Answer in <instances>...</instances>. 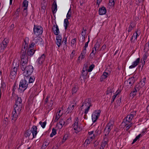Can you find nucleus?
<instances>
[{"label": "nucleus", "instance_id": "obj_1", "mask_svg": "<svg viewBox=\"0 0 149 149\" xmlns=\"http://www.w3.org/2000/svg\"><path fill=\"white\" fill-rule=\"evenodd\" d=\"M29 39L28 37H26L24 39V42L21 49L20 57L21 58H28L26 55V51L28 48V46L29 43Z\"/></svg>", "mask_w": 149, "mask_h": 149}, {"label": "nucleus", "instance_id": "obj_2", "mask_svg": "<svg viewBox=\"0 0 149 149\" xmlns=\"http://www.w3.org/2000/svg\"><path fill=\"white\" fill-rule=\"evenodd\" d=\"M91 102V99L88 98L86 99L82 103L81 108V110H84V113L85 114L88 113L90 107L92 106Z\"/></svg>", "mask_w": 149, "mask_h": 149}, {"label": "nucleus", "instance_id": "obj_3", "mask_svg": "<svg viewBox=\"0 0 149 149\" xmlns=\"http://www.w3.org/2000/svg\"><path fill=\"white\" fill-rule=\"evenodd\" d=\"M19 66V63L13 62L10 72L9 77L12 79H14L17 75V68Z\"/></svg>", "mask_w": 149, "mask_h": 149}, {"label": "nucleus", "instance_id": "obj_4", "mask_svg": "<svg viewBox=\"0 0 149 149\" xmlns=\"http://www.w3.org/2000/svg\"><path fill=\"white\" fill-rule=\"evenodd\" d=\"M27 80L24 79H22L20 81L18 88L19 91L21 93L23 92L27 88L28 85Z\"/></svg>", "mask_w": 149, "mask_h": 149}, {"label": "nucleus", "instance_id": "obj_5", "mask_svg": "<svg viewBox=\"0 0 149 149\" xmlns=\"http://www.w3.org/2000/svg\"><path fill=\"white\" fill-rule=\"evenodd\" d=\"M28 58H21L20 62L21 70L23 72H25L27 70V67H29V64H28Z\"/></svg>", "mask_w": 149, "mask_h": 149}, {"label": "nucleus", "instance_id": "obj_6", "mask_svg": "<svg viewBox=\"0 0 149 149\" xmlns=\"http://www.w3.org/2000/svg\"><path fill=\"white\" fill-rule=\"evenodd\" d=\"M114 123V120L111 119L107 124L104 130V132L105 133L104 135L105 136L109 134L111 130L113 129Z\"/></svg>", "mask_w": 149, "mask_h": 149}, {"label": "nucleus", "instance_id": "obj_7", "mask_svg": "<svg viewBox=\"0 0 149 149\" xmlns=\"http://www.w3.org/2000/svg\"><path fill=\"white\" fill-rule=\"evenodd\" d=\"M43 42L42 39L40 37L36 36L34 38L32 39V42L29 44V47L32 48L34 46L35 44L37 45L41 44Z\"/></svg>", "mask_w": 149, "mask_h": 149}, {"label": "nucleus", "instance_id": "obj_8", "mask_svg": "<svg viewBox=\"0 0 149 149\" xmlns=\"http://www.w3.org/2000/svg\"><path fill=\"white\" fill-rule=\"evenodd\" d=\"M78 117H75L74 119L73 126L74 130L75 131V133L77 134L79 133L81 130V128L78 125Z\"/></svg>", "mask_w": 149, "mask_h": 149}, {"label": "nucleus", "instance_id": "obj_9", "mask_svg": "<svg viewBox=\"0 0 149 149\" xmlns=\"http://www.w3.org/2000/svg\"><path fill=\"white\" fill-rule=\"evenodd\" d=\"M33 33L36 36H39L41 35L43 32V29L41 26L34 25L33 28Z\"/></svg>", "mask_w": 149, "mask_h": 149}, {"label": "nucleus", "instance_id": "obj_10", "mask_svg": "<svg viewBox=\"0 0 149 149\" xmlns=\"http://www.w3.org/2000/svg\"><path fill=\"white\" fill-rule=\"evenodd\" d=\"M101 111L100 110H96L93 112L92 115V119L93 123L97 120L100 115Z\"/></svg>", "mask_w": 149, "mask_h": 149}, {"label": "nucleus", "instance_id": "obj_11", "mask_svg": "<svg viewBox=\"0 0 149 149\" xmlns=\"http://www.w3.org/2000/svg\"><path fill=\"white\" fill-rule=\"evenodd\" d=\"M27 69L25 71L23 72V75L24 76L28 75H31L33 71L34 68L32 65H29Z\"/></svg>", "mask_w": 149, "mask_h": 149}, {"label": "nucleus", "instance_id": "obj_12", "mask_svg": "<svg viewBox=\"0 0 149 149\" xmlns=\"http://www.w3.org/2000/svg\"><path fill=\"white\" fill-rule=\"evenodd\" d=\"M20 112L13 110L12 115L11 121L15 123L17 120L18 118L20 116Z\"/></svg>", "mask_w": 149, "mask_h": 149}, {"label": "nucleus", "instance_id": "obj_13", "mask_svg": "<svg viewBox=\"0 0 149 149\" xmlns=\"http://www.w3.org/2000/svg\"><path fill=\"white\" fill-rule=\"evenodd\" d=\"M108 139L107 136H105L104 135L103 139L101 143V147L100 149H104L105 147H107L108 144Z\"/></svg>", "mask_w": 149, "mask_h": 149}, {"label": "nucleus", "instance_id": "obj_14", "mask_svg": "<svg viewBox=\"0 0 149 149\" xmlns=\"http://www.w3.org/2000/svg\"><path fill=\"white\" fill-rule=\"evenodd\" d=\"M9 42V40L8 38H4L1 44V49H5L7 47Z\"/></svg>", "mask_w": 149, "mask_h": 149}, {"label": "nucleus", "instance_id": "obj_15", "mask_svg": "<svg viewBox=\"0 0 149 149\" xmlns=\"http://www.w3.org/2000/svg\"><path fill=\"white\" fill-rule=\"evenodd\" d=\"M25 79L27 80L29 84L32 83L35 80V77L33 75H28L24 76Z\"/></svg>", "mask_w": 149, "mask_h": 149}, {"label": "nucleus", "instance_id": "obj_16", "mask_svg": "<svg viewBox=\"0 0 149 149\" xmlns=\"http://www.w3.org/2000/svg\"><path fill=\"white\" fill-rule=\"evenodd\" d=\"M45 55L44 54H42L41 56L38 58L36 61L38 65L40 66L43 64L44 61L45 59Z\"/></svg>", "mask_w": 149, "mask_h": 149}, {"label": "nucleus", "instance_id": "obj_17", "mask_svg": "<svg viewBox=\"0 0 149 149\" xmlns=\"http://www.w3.org/2000/svg\"><path fill=\"white\" fill-rule=\"evenodd\" d=\"M141 87H140V85H137L135 86L133 90L131 92L130 94V96H132L134 97L136 95V93L138 91L140 90Z\"/></svg>", "mask_w": 149, "mask_h": 149}, {"label": "nucleus", "instance_id": "obj_18", "mask_svg": "<svg viewBox=\"0 0 149 149\" xmlns=\"http://www.w3.org/2000/svg\"><path fill=\"white\" fill-rule=\"evenodd\" d=\"M137 111L136 110H133L131 112L130 114L126 116L127 119L128 120H130V121L132 120L134 117L136 116Z\"/></svg>", "mask_w": 149, "mask_h": 149}, {"label": "nucleus", "instance_id": "obj_19", "mask_svg": "<svg viewBox=\"0 0 149 149\" xmlns=\"http://www.w3.org/2000/svg\"><path fill=\"white\" fill-rule=\"evenodd\" d=\"M37 127L35 125H33L31 127L30 131H31V133L32 134L33 138H34L36 137L37 134Z\"/></svg>", "mask_w": 149, "mask_h": 149}, {"label": "nucleus", "instance_id": "obj_20", "mask_svg": "<svg viewBox=\"0 0 149 149\" xmlns=\"http://www.w3.org/2000/svg\"><path fill=\"white\" fill-rule=\"evenodd\" d=\"M56 43L58 47H59L62 44V37L60 35H59L56 37Z\"/></svg>", "mask_w": 149, "mask_h": 149}, {"label": "nucleus", "instance_id": "obj_21", "mask_svg": "<svg viewBox=\"0 0 149 149\" xmlns=\"http://www.w3.org/2000/svg\"><path fill=\"white\" fill-rule=\"evenodd\" d=\"M107 12V10L105 7L102 6L99 8L98 10L99 14L100 15L105 14Z\"/></svg>", "mask_w": 149, "mask_h": 149}, {"label": "nucleus", "instance_id": "obj_22", "mask_svg": "<svg viewBox=\"0 0 149 149\" xmlns=\"http://www.w3.org/2000/svg\"><path fill=\"white\" fill-rule=\"evenodd\" d=\"M137 31H136L133 34L132 36V37L130 40L131 42H134L136 40L137 37L139 36L140 34H138L137 33Z\"/></svg>", "mask_w": 149, "mask_h": 149}, {"label": "nucleus", "instance_id": "obj_23", "mask_svg": "<svg viewBox=\"0 0 149 149\" xmlns=\"http://www.w3.org/2000/svg\"><path fill=\"white\" fill-rule=\"evenodd\" d=\"M140 61V58H138L135 61L133 62L132 65L130 66L129 68L130 69H132L135 68L138 64Z\"/></svg>", "mask_w": 149, "mask_h": 149}, {"label": "nucleus", "instance_id": "obj_24", "mask_svg": "<svg viewBox=\"0 0 149 149\" xmlns=\"http://www.w3.org/2000/svg\"><path fill=\"white\" fill-rule=\"evenodd\" d=\"M54 34L58 35L59 33V30L58 26L57 24L54 25L52 28Z\"/></svg>", "mask_w": 149, "mask_h": 149}, {"label": "nucleus", "instance_id": "obj_25", "mask_svg": "<svg viewBox=\"0 0 149 149\" xmlns=\"http://www.w3.org/2000/svg\"><path fill=\"white\" fill-rule=\"evenodd\" d=\"M135 81L134 77H131L129 78L127 81H126L128 86H130V87L134 84Z\"/></svg>", "mask_w": 149, "mask_h": 149}, {"label": "nucleus", "instance_id": "obj_26", "mask_svg": "<svg viewBox=\"0 0 149 149\" xmlns=\"http://www.w3.org/2000/svg\"><path fill=\"white\" fill-rule=\"evenodd\" d=\"M35 50L34 49H31V48L29 47V45L28 48L27 55H28L30 56H32L35 53Z\"/></svg>", "mask_w": 149, "mask_h": 149}, {"label": "nucleus", "instance_id": "obj_27", "mask_svg": "<svg viewBox=\"0 0 149 149\" xmlns=\"http://www.w3.org/2000/svg\"><path fill=\"white\" fill-rule=\"evenodd\" d=\"M22 105L21 104H15V105L14 106L13 111H17L20 112L22 109Z\"/></svg>", "mask_w": 149, "mask_h": 149}, {"label": "nucleus", "instance_id": "obj_28", "mask_svg": "<svg viewBox=\"0 0 149 149\" xmlns=\"http://www.w3.org/2000/svg\"><path fill=\"white\" fill-rule=\"evenodd\" d=\"M52 9L53 13H55L56 12L57 10V5L56 1H54L52 5Z\"/></svg>", "mask_w": 149, "mask_h": 149}, {"label": "nucleus", "instance_id": "obj_29", "mask_svg": "<svg viewBox=\"0 0 149 149\" xmlns=\"http://www.w3.org/2000/svg\"><path fill=\"white\" fill-rule=\"evenodd\" d=\"M76 104H71L69 105L68 108V110L67 111V112L68 113H69L70 112H71L73 109L74 108V107L76 106Z\"/></svg>", "mask_w": 149, "mask_h": 149}, {"label": "nucleus", "instance_id": "obj_30", "mask_svg": "<svg viewBox=\"0 0 149 149\" xmlns=\"http://www.w3.org/2000/svg\"><path fill=\"white\" fill-rule=\"evenodd\" d=\"M70 134H65L63 137L62 141V144L64 143L67 139L70 138Z\"/></svg>", "mask_w": 149, "mask_h": 149}, {"label": "nucleus", "instance_id": "obj_31", "mask_svg": "<svg viewBox=\"0 0 149 149\" xmlns=\"http://www.w3.org/2000/svg\"><path fill=\"white\" fill-rule=\"evenodd\" d=\"M148 56V55L147 53H145L143 56V57L141 60V61L142 62L143 60V62L142 63V66L143 67L145 64V61L147 59V58Z\"/></svg>", "mask_w": 149, "mask_h": 149}, {"label": "nucleus", "instance_id": "obj_32", "mask_svg": "<svg viewBox=\"0 0 149 149\" xmlns=\"http://www.w3.org/2000/svg\"><path fill=\"white\" fill-rule=\"evenodd\" d=\"M121 97L118 99L116 101V103L115 105L114 108H116L120 106L121 101Z\"/></svg>", "mask_w": 149, "mask_h": 149}, {"label": "nucleus", "instance_id": "obj_33", "mask_svg": "<svg viewBox=\"0 0 149 149\" xmlns=\"http://www.w3.org/2000/svg\"><path fill=\"white\" fill-rule=\"evenodd\" d=\"M88 71H82L81 73V77H82L84 80L86 79V76L88 74Z\"/></svg>", "mask_w": 149, "mask_h": 149}, {"label": "nucleus", "instance_id": "obj_34", "mask_svg": "<svg viewBox=\"0 0 149 149\" xmlns=\"http://www.w3.org/2000/svg\"><path fill=\"white\" fill-rule=\"evenodd\" d=\"M135 25L133 22H130V25L128 27V32H131L133 29L134 27H135Z\"/></svg>", "mask_w": 149, "mask_h": 149}, {"label": "nucleus", "instance_id": "obj_35", "mask_svg": "<svg viewBox=\"0 0 149 149\" xmlns=\"http://www.w3.org/2000/svg\"><path fill=\"white\" fill-rule=\"evenodd\" d=\"M120 92V91H119L118 90H117L116 92L115 93V94L113 95L111 99V103H112L115 100L118 94H119Z\"/></svg>", "mask_w": 149, "mask_h": 149}, {"label": "nucleus", "instance_id": "obj_36", "mask_svg": "<svg viewBox=\"0 0 149 149\" xmlns=\"http://www.w3.org/2000/svg\"><path fill=\"white\" fill-rule=\"evenodd\" d=\"M49 144V142L48 141L46 140L43 142L42 146L41 149H45Z\"/></svg>", "mask_w": 149, "mask_h": 149}, {"label": "nucleus", "instance_id": "obj_37", "mask_svg": "<svg viewBox=\"0 0 149 149\" xmlns=\"http://www.w3.org/2000/svg\"><path fill=\"white\" fill-rule=\"evenodd\" d=\"M86 51L85 50V49H83L82 51V52L81 53L80 55L78 57V58H81V60L83 59L85 56V55L86 54Z\"/></svg>", "mask_w": 149, "mask_h": 149}, {"label": "nucleus", "instance_id": "obj_38", "mask_svg": "<svg viewBox=\"0 0 149 149\" xmlns=\"http://www.w3.org/2000/svg\"><path fill=\"white\" fill-rule=\"evenodd\" d=\"M31 131L29 130H28L26 131L24 134V136L27 138L28 137L29 138V136L31 134Z\"/></svg>", "mask_w": 149, "mask_h": 149}, {"label": "nucleus", "instance_id": "obj_39", "mask_svg": "<svg viewBox=\"0 0 149 149\" xmlns=\"http://www.w3.org/2000/svg\"><path fill=\"white\" fill-rule=\"evenodd\" d=\"M69 19H65L64 20V26L65 28V29L66 30L68 26L69 23L68 20Z\"/></svg>", "mask_w": 149, "mask_h": 149}, {"label": "nucleus", "instance_id": "obj_40", "mask_svg": "<svg viewBox=\"0 0 149 149\" xmlns=\"http://www.w3.org/2000/svg\"><path fill=\"white\" fill-rule=\"evenodd\" d=\"M22 101L21 98L20 97H19L17 96V98L16 100L15 104H21Z\"/></svg>", "mask_w": 149, "mask_h": 149}, {"label": "nucleus", "instance_id": "obj_41", "mask_svg": "<svg viewBox=\"0 0 149 149\" xmlns=\"http://www.w3.org/2000/svg\"><path fill=\"white\" fill-rule=\"evenodd\" d=\"M65 124V122L63 119H61L59 123L57 124V125H60V128H61Z\"/></svg>", "mask_w": 149, "mask_h": 149}, {"label": "nucleus", "instance_id": "obj_42", "mask_svg": "<svg viewBox=\"0 0 149 149\" xmlns=\"http://www.w3.org/2000/svg\"><path fill=\"white\" fill-rule=\"evenodd\" d=\"M97 50H95L94 48H93L92 49V52L90 54L89 56L90 58L92 59L93 58V56H95V53H96Z\"/></svg>", "mask_w": 149, "mask_h": 149}, {"label": "nucleus", "instance_id": "obj_43", "mask_svg": "<svg viewBox=\"0 0 149 149\" xmlns=\"http://www.w3.org/2000/svg\"><path fill=\"white\" fill-rule=\"evenodd\" d=\"M62 113L59 114L57 113L56 114L55 118L54 120L55 122H56L58 121V119L60 118V117L62 115Z\"/></svg>", "mask_w": 149, "mask_h": 149}, {"label": "nucleus", "instance_id": "obj_44", "mask_svg": "<svg viewBox=\"0 0 149 149\" xmlns=\"http://www.w3.org/2000/svg\"><path fill=\"white\" fill-rule=\"evenodd\" d=\"M146 78L144 77L142 80H141L140 82V84H141V87L143 86L145 84V81H146Z\"/></svg>", "mask_w": 149, "mask_h": 149}, {"label": "nucleus", "instance_id": "obj_45", "mask_svg": "<svg viewBox=\"0 0 149 149\" xmlns=\"http://www.w3.org/2000/svg\"><path fill=\"white\" fill-rule=\"evenodd\" d=\"M72 12L71 10V8H70L68 12V13H67L66 15V18L67 19H70V17L71 16Z\"/></svg>", "mask_w": 149, "mask_h": 149}, {"label": "nucleus", "instance_id": "obj_46", "mask_svg": "<svg viewBox=\"0 0 149 149\" xmlns=\"http://www.w3.org/2000/svg\"><path fill=\"white\" fill-rule=\"evenodd\" d=\"M86 32H84L83 31H82V32L81 33V35L82 36V43L85 40V36L86 34Z\"/></svg>", "mask_w": 149, "mask_h": 149}, {"label": "nucleus", "instance_id": "obj_47", "mask_svg": "<svg viewBox=\"0 0 149 149\" xmlns=\"http://www.w3.org/2000/svg\"><path fill=\"white\" fill-rule=\"evenodd\" d=\"M132 126V123H130L127 124H125V127L126 130L127 131Z\"/></svg>", "mask_w": 149, "mask_h": 149}, {"label": "nucleus", "instance_id": "obj_48", "mask_svg": "<svg viewBox=\"0 0 149 149\" xmlns=\"http://www.w3.org/2000/svg\"><path fill=\"white\" fill-rule=\"evenodd\" d=\"M56 129H55L54 128H53L52 132L50 135V137H52L54 135H55L56 133Z\"/></svg>", "mask_w": 149, "mask_h": 149}, {"label": "nucleus", "instance_id": "obj_49", "mask_svg": "<svg viewBox=\"0 0 149 149\" xmlns=\"http://www.w3.org/2000/svg\"><path fill=\"white\" fill-rule=\"evenodd\" d=\"M116 0H109V5L112 7H113L115 4V2Z\"/></svg>", "mask_w": 149, "mask_h": 149}, {"label": "nucleus", "instance_id": "obj_50", "mask_svg": "<svg viewBox=\"0 0 149 149\" xmlns=\"http://www.w3.org/2000/svg\"><path fill=\"white\" fill-rule=\"evenodd\" d=\"M28 4V2L27 0L24 1L23 3V7L24 8H27Z\"/></svg>", "mask_w": 149, "mask_h": 149}, {"label": "nucleus", "instance_id": "obj_51", "mask_svg": "<svg viewBox=\"0 0 149 149\" xmlns=\"http://www.w3.org/2000/svg\"><path fill=\"white\" fill-rule=\"evenodd\" d=\"M78 90V88L77 86H74L72 88V93L73 94L74 93H75Z\"/></svg>", "mask_w": 149, "mask_h": 149}, {"label": "nucleus", "instance_id": "obj_52", "mask_svg": "<svg viewBox=\"0 0 149 149\" xmlns=\"http://www.w3.org/2000/svg\"><path fill=\"white\" fill-rule=\"evenodd\" d=\"M95 67V65L94 64H92L91 65L89 68L88 69V72H91L92 71L93 69Z\"/></svg>", "mask_w": 149, "mask_h": 149}, {"label": "nucleus", "instance_id": "obj_53", "mask_svg": "<svg viewBox=\"0 0 149 149\" xmlns=\"http://www.w3.org/2000/svg\"><path fill=\"white\" fill-rule=\"evenodd\" d=\"M88 67V64H84L83 65V68L82 71H88L87 68Z\"/></svg>", "mask_w": 149, "mask_h": 149}, {"label": "nucleus", "instance_id": "obj_54", "mask_svg": "<svg viewBox=\"0 0 149 149\" xmlns=\"http://www.w3.org/2000/svg\"><path fill=\"white\" fill-rule=\"evenodd\" d=\"M39 124L41 125V127L44 128L45 127L46 124V122L45 121L44 122H42V121H40L39 123Z\"/></svg>", "mask_w": 149, "mask_h": 149}, {"label": "nucleus", "instance_id": "obj_55", "mask_svg": "<svg viewBox=\"0 0 149 149\" xmlns=\"http://www.w3.org/2000/svg\"><path fill=\"white\" fill-rule=\"evenodd\" d=\"M67 37L65 36L63 39V41L62 42H63L64 43V44L66 46H67Z\"/></svg>", "mask_w": 149, "mask_h": 149}, {"label": "nucleus", "instance_id": "obj_56", "mask_svg": "<svg viewBox=\"0 0 149 149\" xmlns=\"http://www.w3.org/2000/svg\"><path fill=\"white\" fill-rule=\"evenodd\" d=\"M123 122L125 123V124L132 123L131 121H130V120H128V119H127L126 117L124 119Z\"/></svg>", "mask_w": 149, "mask_h": 149}, {"label": "nucleus", "instance_id": "obj_57", "mask_svg": "<svg viewBox=\"0 0 149 149\" xmlns=\"http://www.w3.org/2000/svg\"><path fill=\"white\" fill-rule=\"evenodd\" d=\"M108 75V73L107 72H104L101 77L103 79H105L107 77Z\"/></svg>", "mask_w": 149, "mask_h": 149}, {"label": "nucleus", "instance_id": "obj_58", "mask_svg": "<svg viewBox=\"0 0 149 149\" xmlns=\"http://www.w3.org/2000/svg\"><path fill=\"white\" fill-rule=\"evenodd\" d=\"M17 88V86H16V84L15 83H14L13 86V89H12V95H13L15 91V90Z\"/></svg>", "mask_w": 149, "mask_h": 149}, {"label": "nucleus", "instance_id": "obj_59", "mask_svg": "<svg viewBox=\"0 0 149 149\" xmlns=\"http://www.w3.org/2000/svg\"><path fill=\"white\" fill-rule=\"evenodd\" d=\"M99 47L100 45L99 43L98 42H97L94 45V47L93 48H94L95 50H98L99 48Z\"/></svg>", "mask_w": 149, "mask_h": 149}, {"label": "nucleus", "instance_id": "obj_60", "mask_svg": "<svg viewBox=\"0 0 149 149\" xmlns=\"http://www.w3.org/2000/svg\"><path fill=\"white\" fill-rule=\"evenodd\" d=\"M141 134H139L137 136L136 138L134 139L133 140V141L132 143V144H133L138 139H139L141 136Z\"/></svg>", "mask_w": 149, "mask_h": 149}, {"label": "nucleus", "instance_id": "obj_61", "mask_svg": "<svg viewBox=\"0 0 149 149\" xmlns=\"http://www.w3.org/2000/svg\"><path fill=\"white\" fill-rule=\"evenodd\" d=\"M76 38L73 39L71 41V46H72L73 47L74 45L76 44Z\"/></svg>", "mask_w": 149, "mask_h": 149}, {"label": "nucleus", "instance_id": "obj_62", "mask_svg": "<svg viewBox=\"0 0 149 149\" xmlns=\"http://www.w3.org/2000/svg\"><path fill=\"white\" fill-rule=\"evenodd\" d=\"M75 52V50H73L71 53L70 56V57L71 59H72L73 58L74 56Z\"/></svg>", "mask_w": 149, "mask_h": 149}, {"label": "nucleus", "instance_id": "obj_63", "mask_svg": "<svg viewBox=\"0 0 149 149\" xmlns=\"http://www.w3.org/2000/svg\"><path fill=\"white\" fill-rule=\"evenodd\" d=\"M95 134H93L92 136H88L87 138L89 139L90 140L92 141L95 137Z\"/></svg>", "mask_w": 149, "mask_h": 149}, {"label": "nucleus", "instance_id": "obj_64", "mask_svg": "<svg viewBox=\"0 0 149 149\" xmlns=\"http://www.w3.org/2000/svg\"><path fill=\"white\" fill-rule=\"evenodd\" d=\"M144 48L146 49L147 50L149 49V40L146 44Z\"/></svg>", "mask_w": 149, "mask_h": 149}]
</instances>
